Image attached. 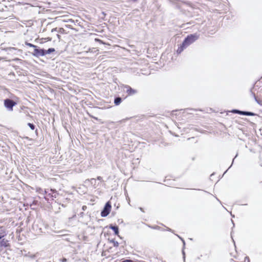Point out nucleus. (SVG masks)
Segmentation results:
<instances>
[{
	"instance_id": "obj_29",
	"label": "nucleus",
	"mask_w": 262,
	"mask_h": 262,
	"mask_svg": "<svg viewBox=\"0 0 262 262\" xmlns=\"http://www.w3.org/2000/svg\"><path fill=\"white\" fill-rule=\"evenodd\" d=\"M53 38V37H50V40L51 41Z\"/></svg>"
},
{
	"instance_id": "obj_26",
	"label": "nucleus",
	"mask_w": 262,
	"mask_h": 262,
	"mask_svg": "<svg viewBox=\"0 0 262 262\" xmlns=\"http://www.w3.org/2000/svg\"><path fill=\"white\" fill-rule=\"evenodd\" d=\"M62 262H66L67 261V259H66V258L62 259Z\"/></svg>"
},
{
	"instance_id": "obj_27",
	"label": "nucleus",
	"mask_w": 262,
	"mask_h": 262,
	"mask_svg": "<svg viewBox=\"0 0 262 262\" xmlns=\"http://www.w3.org/2000/svg\"><path fill=\"white\" fill-rule=\"evenodd\" d=\"M4 236V234H1V235H0V239H1Z\"/></svg>"
},
{
	"instance_id": "obj_2",
	"label": "nucleus",
	"mask_w": 262,
	"mask_h": 262,
	"mask_svg": "<svg viewBox=\"0 0 262 262\" xmlns=\"http://www.w3.org/2000/svg\"><path fill=\"white\" fill-rule=\"evenodd\" d=\"M111 204L110 202H107L103 208V209L102 210L101 212V215L102 217H105L108 215L111 211Z\"/></svg>"
},
{
	"instance_id": "obj_7",
	"label": "nucleus",
	"mask_w": 262,
	"mask_h": 262,
	"mask_svg": "<svg viewBox=\"0 0 262 262\" xmlns=\"http://www.w3.org/2000/svg\"><path fill=\"white\" fill-rule=\"evenodd\" d=\"M9 246L8 241L3 239L0 242V247H8Z\"/></svg>"
},
{
	"instance_id": "obj_8",
	"label": "nucleus",
	"mask_w": 262,
	"mask_h": 262,
	"mask_svg": "<svg viewBox=\"0 0 262 262\" xmlns=\"http://www.w3.org/2000/svg\"><path fill=\"white\" fill-rule=\"evenodd\" d=\"M50 191L52 193H50V196L52 198H56L57 195H58V193L57 192V191L55 190H53L52 189H50Z\"/></svg>"
},
{
	"instance_id": "obj_15",
	"label": "nucleus",
	"mask_w": 262,
	"mask_h": 262,
	"mask_svg": "<svg viewBox=\"0 0 262 262\" xmlns=\"http://www.w3.org/2000/svg\"><path fill=\"white\" fill-rule=\"evenodd\" d=\"M95 41H96L99 42H100V43H103L102 41V40H101L100 39H98V38H95Z\"/></svg>"
},
{
	"instance_id": "obj_3",
	"label": "nucleus",
	"mask_w": 262,
	"mask_h": 262,
	"mask_svg": "<svg viewBox=\"0 0 262 262\" xmlns=\"http://www.w3.org/2000/svg\"><path fill=\"white\" fill-rule=\"evenodd\" d=\"M16 104L15 102L10 99H6L5 100V106L9 109L10 111H12L13 107Z\"/></svg>"
},
{
	"instance_id": "obj_22",
	"label": "nucleus",
	"mask_w": 262,
	"mask_h": 262,
	"mask_svg": "<svg viewBox=\"0 0 262 262\" xmlns=\"http://www.w3.org/2000/svg\"><path fill=\"white\" fill-rule=\"evenodd\" d=\"M177 236H178L180 238H181V240L182 241V242H183V243L184 245H185V243L184 240V239H183L182 238H181L179 236H178V235H177Z\"/></svg>"
},
{
	"instance_id": "obj_4",
	"label": "nucleus",
	"mask_w": 262,
	"mask_h": 262,
	"mask_svg": "<svg viewBox=\"0 0 262 262\" xmlns=\"http://www.w3.org/2000/svg\"><path fill=\"white\" fill-rule=\"evenodd\" d=\"M125 88L126 89V93L129 95H133L137 93V90L133 89L128 85H126Z\"/></svg>"
},
{
	"instance_id": "obj_25",
	"label": "nucleus",
	"mask_w": 262,
	"mask_h": 262,
	"mask_svg": "<svg viewBox=\"0 0 262 262\" xmlns=\"http://www.w3.org/2000/svg\"><path fill=\"white\" fill-rule=\"evenodd\" d=\"M166 230L169 231H172V230L168 227H167Z\"/></svg>"
},
{
	"instance_id": "obj_18",
	"label": "nucleus",
	"mask_w": 262,
	"mask_h": 262,
	"mask_svg": "<svg viewBox=\"0 0 262 262\" xmlns=\"http://www.w3.org/2000/svg\"><path fill=\"white\" fill-rule=\"evenodd\" d=\"M97 180H98L99 181H101L102 179V178L100 176H98V177H97Z\"/></svg>"
},
{
	"instance_id": "obj_13",
	"label": "nucleus",
	"mask_w": 262,
	"mask_h": 262,
	"mask_svg": "<svg viewBox=\"0 0 262 262\" xmlns=\"http://www.w3.org/2000/svg\"><path fill=\"white\" fill-rule=\"evenodd\" d=\"M232 112L234 113H236V114H240V115H242V111H239V110H233Z\"/></svg>"
},
{
	"instance_id": "obj_17",
	"label": "nucleus",
	"mask_w": 262,
	"mask_h": 262,
	"mask_svg": "<svg viewBox=\"0 0 262 262\" xmlns=\"http://www.w3.org/2000/svg\"><path fill=\"white\" fill-rule=\"evenodd\" d=\"M254 99H255V101H256L258 103H259V101L257 99V98H256V96H255V94H254Z\"/></svg>"
},
{
	"instance_id": "obj_32",
	"label": "nucleus",
	"mask_w": 262,
	"mask_h": 262,
	"mask_svg": "<svg viewBox=\"0 0 262 262\" xmlns=\"http://www.w3.org/2000/svg\"><path fill=\"white\" fill-rule=\"evenodd\" d=\"M1 229H2V228L1 227V228H0V230H1Z\"/></svg>"
},
{
	"instance_id": "obj_28",
	"label": "nucleus",
	"mask_w": 262,
	"mask_h": 262,
	"mask_svg": "<svg viewBox=\"0 0 262 262\" xmlns=\"http://www.w3.org/2000/svg\"><path fill=\"white\" fill-rule=\"evenodd\" d=\"M237 155H236L235 157V158L233 159V161H232V163L233 162V161H234V159L237 157Z\"/></svg>"
},
{
	"instance_id": "obj_21",
	"label": "nucleus",
	"mask_w": 262,
	"mask_h": 262,
	"mask_svg": "<svg viewBox=\"0 0 262 262\" xmlns=\"http://www.w3.org/2000/svg\"><path fill=\"white\" fill-rule=\"evenodd\" d=\"M27 45H28V46H30V47H34V48H35V47H36V46H34V45H32V44H31V43H27Z\"/></svg>"
},
{
	"instance_id": "obj_11",
	"label": "nucleus",
	"mask_w": 262,
	"mask_h": 262,
	"mask_svg": "<svg viewBox=\"0 0 262 262\" xmlns=\"http://www.w3.org/2000/svg\"><path fill=\"white\" fill-rule=\"evenodd\" d=\"M34 54L36 55H39L41 54V51L40 50L35 49L34 50Z\"/></svg>"
},
{
	"instance_id": "obj_30",
	"label": "nucleus",
	"mask_w": 262,
	"mask_h": 262,
	"mask_svg": "<svg viewBox=\"0 0 262 262\" xmlns=\"http://www.w3.org/2000/svg\"><path fill=\"white\" fill-rule=\"evenodd\" d=\"M84 207H85V206H83V207H82V209H83V210L85 209Z\"/></svg>"
},
{
	"instance_id": "obj_12",
	"label": "nucleus",
	"mask_w": 262,
	"mask_h": 262,
	"mask_svg": "<svg viewBox=\"0 0 262 262\" xmlns=\"http://www.w3.org/2000/svg\"><path fill=\"white\" fill-rule=\"evenodd\" d=\"M111 242H112V243H113V246H114V247H118V246H119V243H118V242L115 241H114V240H112V241H111Z\"/></svg>"
},
{
	"instance_id": "obj_14",
	"label": "nucleus",
	"mask_w": 262,
	"mask_h": 262,
	"mask_svg": "<svg viewBox=\"0 0 262 262\" xmlns=\"http://www.w3.org/2000/svg\"><path fill=\"white\" fill-rule=\"evenodd\" d=\"M28 125H29V126L31 128V129L32 130H34V128H35V126H34V125L33 124H31V123H29L28 124Z\"/></svg>"
},
{
	"instance_id": "obj_9",
	"label": "nucleus",
	"mask_w": 262,
	"mask_h": 262,
	"mask_svg": "<svg viewBox=\"0 0 262 262\" xmlns=\"http://www.w3.org/2000/svg\"><path fill=\"white\" fill-rule=\"evenodd\" d=\"M122 101V99L120 97H116L115 100H114V103L116 105H118L119 104H120V103Z\"/></svg>"
},
{
	"instance_id": "obj_1",
	"label": "nucleus",
	"mask_w": 262,
	"mask_h": 262,
	"mask_svg": "<svg viewBox=\"0 0 262 262\" xmlns=\"http://www.w3.org/2000/svg\"><path fill=\"white\" fill-rule=\"evenodd\" d=\"M199 35L196 33L188 35L181 45L180 47L178 48L177 51L178 54H180L184 49H186L190 45L194 42L199 38Z\"/></svg>"
},
{
	"instance_id": "obj_19",
	"label": "nucleus",
	"mask_w": 262,
	"mask_h": 262,
	"mask_svg": "<svg viewBox=\"0 0 262 262\" xmlns=\"http://www.w3.org/2000/svg\"><path fill=\"white\" fill-rule=\"evenodd\" d=\"M90 181L92 183H93L94 182H96V180L95 179H91Z\"/></svg>"
},
{
	"instance_id": "obj_23",
	"label": "nucleus",
	"mask_w": 262,
	"mask_h": 262,
	"mask_svg": "<svg viewBox=\"0 0 262 262\" xmlns=\"http://www.w3.org/2000/svg\"><path fill=\"white\" fill-rule=\"evenodd\" d=\"M55 51L54 49L50 48V53L54 52Z\"/></svg>"
},
{
	"instance_id": "obj_31",
	"label": "nucleus",
	"mask_w": 262,
	"mask_h": 262,
	"mask_svg": "<svg viewBox=\"0 0 262 262\" xmlns=\"http://www.w3.org/2000/svg\"><path fill=\"white\" fill-rule=\"evenodd\" d=\"M140 209L141 211H143V210H142V208H140Z\"/></svg>"
},
{
	"instance_id": "obj_24",
	"label": "nucleus",
	"mask_w": 262,
	"mask_h": 262,
	"mask_svg": "<svg viewBox=\"0 0 262 262\" xmlns=\"http://www.w3.org/2000/svg\"><path fill=\"white\" fill-rule=\"evenodd\" d=\"M153 229H159L160 227L158 226L152 227Z\"/></svg>"
},
{
	"instance_id": "obj_6",
	"label": "nucleus",
	"mask_w": 262,
	"mask_h": 262,
	"mask_svg": "<svg viewBox=\"0 0 262 262\" xmlns=\"http://www.w3.org/2000/svg\"><path fill=\"white\" fill-rule=\"evenodd\" d=\"M110 228L112 229L114 231L115 235H118L119 237H120V236L119 235V228L117 226H113L112 225H111L110 226Z\"/></svg>"
},
{
	"instance_id": "obj_20",
	"label": "nucleus",
	"mask_w": 262,
	"mask_h": 262,
	"mask_svg": "<svg viewBox=\"0 0 262 262\" xmlns=\"http://www.w3.org/2000/svg\"><path fill=\"white\" fill-rule=\"evenodd\" d=\"M169 1L172 3H176L177 1V0H169Z\"/></svg>"
},
{
	"instance_id": "obj_5",
	"label": "nucleus",
	"mask_w": 262,
	"mask_h": 262,
	"mask_svg": "<svg viewBox=\"0 0 262 262\" xmlns=\"http://www.w3.org/2000/svg\"><path fill=\"white\" fill-rule=\"evenodd\" d=\"M51 35L52 36H54V41H56V38L59 39L60 35L56 33V29H52L51 30Z\"/></svg>"
},
{
	"instance_id": "obj_10",
	"label": "nucleus",
	"mask_w": 262,
	"mask_h": 262,
	"mask_svg": "<svg viewBox=\"0 0 262 262\" xmlns=\"http://www.w3.org/2000/svg\"><path fill=\"white\" fill-rule=\"evenodd\" d=\"M242 115H246V116H254L255 115V114L253 113H252V112H246V111H242Z\"/></svg>"
},
{
	"instance_id": "obj_16",
	"label": "nucleus",
	"mask_w": 262,
	"mask_h": 262,
	"mask_svg": "<svg viewBox=\"0 0 262 262\" xmlns=\"http://www.w3.org/2000/svg\"><path fill=\"white\" fill-rule=\"evenodd\" d=\"M245 259V260H247L248 262H250V259L248 256H246Z\"/></svg>"
}]
</instances>
